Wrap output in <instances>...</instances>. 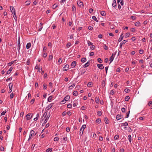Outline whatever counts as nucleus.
<instances>
[{
  "label": "nucleus",
  "instance_id": "1a4fd4ad",
  "mask_svg": "<svg viewBox=\"0 0 152 152\" xmlns=\"http://www.w3.org/2000/svg\"><path fill=\"white\" fill-rule=\"evenodd\" d=\"M127 42V40H125L122 41V42H121L120 45V48H122V45L124 44L126 42Z\"/></svg>",
  "mask_w": 152,
  "mask_h": 152
},
{
  "label": "nucleus",
  "instance_id": "de8ad7c7",
  "mask_svg": "<svg viewBox=\"0 0 152 152\" xmlns=\"http://www.w3.org/2000/svg\"><path fill=\"white\" fill-rule=\"evenodd\" d=\"M53 55H50L49 56V59H48L50 61V60H52L53 59Z\"/></svg>",
  "mask_w": 152,
  "mask_h": 152
},
{
  "label": "nucleus",
  "instance_id": "2eb2a0df",
  "mask_svg": "<svg viewBox=\"0 0 152 152\" xmlns=\"http://www.w3.org/2000/svg\"><path fill=\"white\" fill-rule=\"evenodd\" d=\"M123 117L122 115H116V118L117 120H119L120 119L122 118Z\"/></svg>",
  "mask_w": 152,
  "mask_h": 152
},
{
  "label": "nucleus",
  "instance_id": "8fccbe9b",
  "mask_svg": "<svg viewBox=\"0 0 152 152\" xmlns=\"http://www.w3.org/2000/svg\"><path fill=\"white\" fill-rule=\"evenodd\" d=\"M28 98L29 99L31 98V95L30 93H28L27 95Z\"/></svg>",
  "mask_w": 152,
  "mask_h": 152
},
{
  "label": "nucleus",
  "instance_id": "bb28decb",
  "mask_svg": "<svg viewBox=\"0 0 152 152\" xmlns=\"http://www.w3.org/2000/svg\"><path fill=\"white\" fill-rule=\"evenodd\" d=\"M100 14L102 16H104L106 15L105 12L104 11H101L100 12Z\"/></svg>",
  "mask_w": 152,
  "mask_h": 152
},
{
  "label": "nucleus",
  "instance_id": "423d86ee",
  "mask_svg": "<svg viewBox=\"0 0 152 152\" xmlns=\"http://www.w3.org/2000/svg\"><path fill=\"white\" fill-rule=\"evenodd\" d=\"M78 5L81 7H83L84 6V5L83 2L81 1H78L77 3Z\"/></svg>",
  "mask_w": 152,
  "mask_h": 152
},
{
  "label": "nucleus",
  "instance_id": "7ed1b4c3",
  "mask_svg": "<svg viewBox=\"0 0 152 152\" xmlns=\"http://www.w3.org/2000/svg\"><path fill=\"white\" fill-rule=\"evenodd\" d=\"M12 86L13 84L11 83H10L9 84V93H11L12 91Z\"/></svg>",
  "mask_w": 152,
  "mask_h": 152
},
{
  "label": "nucleus",
  "instance_id": "4d7b16f0",
  "mask_svg": "<svg viewBox=\"0 0 152 152\" xmlns=\"http://www.w3.org/2000/svg\"><path fill=\"white\" fill-rule=\"evenodd\" d=\"M114 91H115V90H111L110 91V93L112 95H113L114 94Z\"/></svg>",
  "mask_w": 152,
  "mask_h": 152
},
{
  "label": "nucleus",
  "instance_id": "49530a36",
  "mask_svg": "<svg viewBox=\"0 0 152 152\" xmlns=\"http://www.w3.org/2000/svg\"><path fill=\"white\" fill-rule=\"evenodd\" d=\"M67 107L68 108H70L72 107V105L71 104H68L67 105Z\"/></svg>",
  "mask_w": 152,
  "mask_h": 152
},
{
  "label": "nucleus",
  "instance_id": "c9c22d12",
  "mask_svg": "<svg viewBox=\"0 0 152 152\" xmlns=\"http://www.w3.org/2000/svg\"><path fill=\"white\" fill-rule=\"evenodd\" d=\"M47 53L46 51H45L44 52V53H43V57L44 58H45L47 57Z\"/></svg>",
  "mask_w": 152,
  "mask_h": 152
},
{
  "label": "nucleus",
  "instance_id": "603ef678",
  "mask_svg": "<svg viewBox=\"0 0 152 152\" xmlns=\"http://www.w3.org/2000/svg\"><path fill=\"white\" fill-rule=\"evenodd\" d=\"M92 85V82H90L88 83L87 84V86L88 87L91 86Z\"/></svg>",
  "mask_w": 152,
  "mask_h": 152
},
{
  "label": "nucleus",
  "instance_id": "338daca9",
  "mask_svg": "<svg viewBox=\"0 0 152 152\" xmlns=\"http://www.w3.org/2000/svg\"><path fill=\"white\" fill-rule=\"evenodd\" d=\"M14 96V94L12 93L10 94V99H12L13 98Z\"/></svg>",
  "mask_w": 152,
  "mask_h": 152
},
{
  "label": "nucleus",
  "instance_id": "c03bdc74",
  "mask_svg": "<svg viewBox=\"0 0 152 152\" xmlns=\"http://www.w3.org/2000/svg\"><path fill=\"white\" fill-rule=\"evenodd\" d=\"M59 140V138L58 137H55L54 139V140L55 141H58Z\"/></svg>",
  "mask_w": 152,
  "mask_h": 152
},
{
  "label": "nucleus",
  "instance_id": "a19ab883",
  "mask_svg": "<svg viewBox=\"0 0 152 152\" xmlns=\"http://www.w3.org/2000/svg\"><path fill=\"white\" fill-rule=\"evenodd\" d=\"M86 125H82L80 129H82V130H83V131L84 129L86 128Z\"/></svg>",
  "mask_w": 152,
  "mask_h": 152
},
{
  "label": "nucleus",
  "instance_id": "5701e85b",
  "mask_svg": "<svg viewBox=\"0 0 152 152\" xmlns=\"http://www.w3.org/2000/svg\"><path fill=\"white\" fill-rule=\"evenodd\" d=\"M10 10H11V12H12V14H13L14 11H15L14 7H13L11 6L10 7Z\"/></svg>",
  "mask_w": 152,
  "mask_h": 152
},
{
  "label": "nucleus",
  "instance_id": "79ce46f5",
  "mask_svg": "<svg viewBox=\"0 0 152 152\" xmlns=\"http://www.w3.org/2000/svg\"><path fill=\"white\" fill-rule=\"evenodd\" d=\"M102 85L103 87H104L105 86V82L104 80L102 81Z\"/></svg>",
  "mask_w": 152,
  "mask_h": 152
},
{
  "label": "nucleus",
  "instance_id": "58836bf2",
  "mask_svg": "<svg viewBox=\"0 0 152 152\" xmlns=\"http://www.w3.org/2000/svg\"><path fill=\"white\" fill-rule=\"evenodd\" d=\"M128 139L129 142H131L132 141V137L130 135H128Z\"/></svg>",
  "mask_w": 152,
  "mask_h": 152
},
{
  "label": "nucleus",
  "instance_id": "2f4dec72",
  "mask_svg": "<svg viewBox=\"0 0 152 152\" xmlns=\"http://www.w3.org/2000/svg\"><path fill=\"white\" fill-rule=\"evenodd\" d=\"M73 95L75 96H77L78 95L77 92L76 91H74L73 92Z\"/></svg>",
  "mask_w": 152,
  "mask_h": 152
},
{
  "label": "nucleus",
  "instance_id": "c756f323",
  "mask_svg": "<svg viewBox=\"0 0 152 152\" xmlns=\"http://www.w3.org/2000/svg\"><path fill=\"white\" fill-rule=\"evenodd\" d=\"M86 61V59L85 58H82L81 60V62L83 63L85 62Z\"/></svg>",
  "mask_w": 152,
  "mask_h": 152
},
{
  "label": "nucleus",
  "instance_id": "6e6d98bb",
  "mask_svg": "<svg viewBox=\"0 0 152 152\" xmlns=\"http://www.w3.org/2000/svg\"><path fill=\"white\" fill-rule=\"evenodd\" d=\"M6 112H7V111H6V110H5V111H3V112H2L1 113V115H4L6 113Z\"/></svg>",
  "mask_w": 152,
  "mask_h": 152
},
{
  "label": "nucleus",
  "instance_id": "9d476101",
  "mask_svg": "<svg viewBox=\"0 0 152 152\" xmlns=\"http://www.w3.org/2000/svg\"><path fill=\"white\" fill-rule=\"evenodd\" d=\"M47 113H46V112L43 115V116L41 118V120H40V122H41L43 121L44 119L45 118L46 116L47 115Z\"/></svg>",
  "mask_w": 152,
  "mask_h": 152
},
{
  "label": "nucleus",
  "instance_id": "f3484780",
  "mask_svg": "<svg viewBox=\"0 0 152 152\" xmlns=\"http://www.w3.org/2000/svg\"><path fill=\"white\" fill-rule=\"evenodd\" d=\"M123 34L122 33L121 35H120L119 38L118 40V41L119 42H121L123 39Z\"/></svg>",
  "mask_w": 152,
  "mask_h": 152
},
{
  "label": "nucleus",
  "instance_id": "39448f33",
  "mask_svg": "<svg viewBox=\"0 0 152 152\" xmlns=\"http://www.w3.org/2000/svg\"><path fill=\"white\" fill-rule=\"evenodd\" d=\"M53 103H51L48 105L46 108H45V110H48L50 109L52 107L53 105Z\"/></svg>",
  "mask_w": 152,
  "mask_h": 152
},
{
  "label": "nucleus",
  "instance_id": "680f3d73",
  "mask_svg": "<svg viewBox=\"0 0 152 152\" xmlns=\"http://www.w3.org/2000/svg\"><path fill=\"white\" fill-rule=\"evenodd\" d=\"M97 61L99 63H102V61L100 58H99L97 59Z\"/></svg>",
  "mask_w": 152,
  "mask_h": 152
},
{
  "label": "nucleus",
  "instance_id": "0e129e2a",
  "mask_svg": "<svg viewBox=\"0 0 152 152\" xmlns=\"http://www.w3.org/2000/svg\"><path fill=\"white\" fill-rule=\"evenodd\" d=\"M43 89H46L47 87V85H45V84H43Z\"/></svg>",
  "mask_w": 152,
  "mask_h": 152
},
{
  "label": "nucleus",
  "instance_id": "13d9d810",
  "mask_svg": "<svg viewBox=\"0 0 152 152\" xmlns=\"http://www.w3.org/2000/svg\"><path fill=\"white\" fill-rule=\"evenodd\" d=\"M104 48L105 50H107L108 49V47L105 44L104 45Z\"/></svg>",
  "mask_w": 152,
  "mask_h": 152
},
{
  "label": "nucleus",
  "instance_id": "bf43d9fd",
  "mask_svg": "<svg viewBox=\"0 0 152 152\" xmlns=\"http://www.w3.org/2000/svg\"><path fill=\"white\" fill-rule=\"evenodd\" d=\"M34 101H35V99H32L31 100V101H30V103H31V104H33V103L34 102Z\"/></svg>",
  "mask_w": 152,
  "mask_h": 152
},
{
  "label": "nucleus",
  "instance_id": "6e6552de",
  "mask_svg": "<svg viewBox=\"0 0 152 152\" xmlns=\"http://www.w3.org/2000/svg\"><path fill=\"white\" fill-rule=\"evenodd\" d=\"M69 67V65L68 64H66L64 67L63 71H67Z\"/></svg>",
  "mask_w": 152,
  "mask_h": 152
},
{
  "label": "nucleus",
  "instance_id": "dca6fc26",
  "mask_svg": "<svg viewBox=\"0 0 152 152\" xmlns=\"http://www.w3.org/2000/svg\"><path fill=\"white\" fill-rule=\"evenodd\" d=\"M90 64V63L89 61H88L83 66V67L84 68H86Z\"/></svg>",
  "mask_w": 152,
  "mask_h": 152
},
{
  "label": "nucleus",
  "instance_id": "ea45409f",
  "mask_svg": "<svg viewBox=\"0 0 152 152\" xmlns=\"http://www.w3.org/2000/svg\"><path fill=\"white\" fill-rule=\"evenodd\" d=\"M83 130H82V129H80V131L79 134L80 136H81L82 135L83 133Z\"/></svg>",
  "mask_w": 152,
  "mask_h": 152
},
{
  "label": "nucleus",
  "instance_id": "473e14b6",
  "mask_svg": "<svg viewBox=\"0 0 152 152\" xmlns=\"http://www.w3.org/2000/svg\"><path fill=\"white\" fill-rule=\"evenodd\" d=\"M92 18L95 21H96V22H98V20L97 19V18L95 16H93Z\"/></svg>",
  "mask_w": 152,
  "mask_h": 152
},
{
  "label": "nucleus",
  "instance_id": "c85d7f7f",
  "mask_svg": "<svg viewBox=\"0 0 152 152\" xmlns=\"http://www.w3.org/2000/svg\"><path fill=\"white\" fill-rule=\"evenodd\" d=\"M135 25L136 26L138 27L140 25V23L139 21L135 23Z\"/></svg>",
  "mask_w": 152,
  "mask_h": 152
},
{
  "label": "nucleus",
  "instance_id": "a18cd8bd",
  "mask_svg": "<svg viewBox=\"0 0 152 152\" xmlns=\"http://www.w3.org/2000/svg\"><path fill=\"white\" fill-rule=\"evenodd\" d=\"M96 122L97 123L99 124L101 122V119L99 118H98L96 120Z\"/></svg>",
  "mask_w": 152,
  "mask_h": 152
},
{
  "label": "nucleus",
  "instance_id": "4c0bfd02",
  "mask_svg": "<svg viewBox=\"0 0 152 152\" xmlns=\"http://www.w3.org/2000/svg\"><path fill=\"white\" fill-rule=\"evenodd\" d=\"M77 102L76 101H74L73 104V107H75L77 105Z\"/></svg>",
  "mask_w": 152,
  "mask_h": 152
},
{
  "label": "nucleus",
  "instance_id": "774afa93",
  "mask_svg": "<svg viewBox=\"0 0 152 152\" xmlns=\"http://www.w3.org/2000/svg\"><path fill=\"white\" fill-rule=\"evenodd\" d=\"M139 53L140 54H142L143 53V50H139Z\"/></svg>",
  "mask_w": 152,
  "mask_h": 152
},
{
  "label": "nucleus",
  "instance_id": "393cba45",
  "mask_svg": "<svg viewBox=\"0 0 152 152\" xmlns=\"http://www.w3.org/2000/svg\"><path fill=\"white\" fill-rule=\"evenodd\" d=\"M121 126H126L128 125V123L127 122H126L124 123L121 124Z\"/></svg>",
  "mask_w": 152,
  "mask_h": 152
},
{
  "label": "nucleus",
  "instance_id": "052dcab7",
  "mask_svg": "<svg viewBox=\"0 0 152 152\" xmlns=\"http://www.w3.org/2000/svg\"><path fill=\"white\" fill-rule=\"evenodd\" d=\"M25 3H26V5H29L30 4V2L29 1H27L25 2Z\"/></svg>",
  "mask_w": 152,
  "mask_h": 152
},
{
  "label": "nucleus",
  "instance_id": "864d4df0",
  "mask_svg": "<svg viewBox=\"0 0 152 152\" xmlns=\"http://www.w3.org/2000/svg\"><path fill=\"white\" fill-rule=\"evenodd\" d=\"M102 112L101 111H99L97 112V114L98 115H99V116H101V115H102Z\"/></svg>",
  "mask_w": 152,
  "mask_h": 152
},
{
  "label": "nucleus",
  "instance_id": "f704fd0d",
  "mask_svg": "<svg viewBox=\"0 0 152 152\" xmlns=\"http://www.w3.org/2000/svg\"><path fill=\"white\" fill-rule=\"evenodd\" d=\"M62 61V59L61 58H60L58 60V62L59 63V64H61Z\"/></svg>",
  "mask_w": 152,
  "mask_h": 152
},
{
  "label": "nucleus",
  "instance_id": "412c9836",
  "mask_svg": "<svg viewBox=\"0 0 152 152\" xmlns=\"http://www.w3.org/2000/svg\"><path fill=\"white\" fill-rule=\"evenodd\" d=\"M70 97L69 95H67L64 98V100L65 101H68L70 99Z\"/></svg>",
  "mask_w": 152,
  "mask_h": 152
},
{
  "label": "nucleus",
  "instance_id": "20e7f679",
  "mask_svg": "<svg viewBox=\"0 0 152 152\" xmlns=\"http://www.w3.org/2000/svg\"><path fill=\"white\" fill-rule=\"evenodd\" d=\"M50 114H49V115H48L47 116L46 119H45V120L44 121V123L42 124V126L44 125H45V124L47 122V121H48L49 118L50 117Z\"/></svg>",
  "mask_w": 152,
  "mask_h": 152
},
{
  "label": "nucleus",
  "instance_id": "f03ea898",
  "mask_svg": "<svg viewBox=\"0 0 152 152\" xmlns=\"http://www.w3.org/2000/svg\"><path fill=\"white\" fill-rule=\"evenodd\" d=\"M20 37H19L18 39V48H17V49L18 50V52L19 53H20Z\"/></svg>",
  "mask_w": 152,
  "mask_h": 152
},
{
  "label": "nucleus",
  "instance_id": "6ab92c4d",
  "mask_svg": "<svg viewBox=\"0 0 152 152\" xmlns=\"http://www.w3.org/2000/svg\"><path fill=\"white\" fill-rule=\"evenodd\" d=\"M12 69H13V68L12 67H10V69H9V70L7 71V73L5 75H6L7 74H10V73L11 72L12 70Z\"/></svg>",
  "mask_w": 152,
  "mask_h": 152
},
{
  "label": "nucleus",
  "instance_id": "b1692460",
  "mask_svg": "<svg viewBox=\"0 0 152 152\" xmlns=\"http://www.w3.org/2000/svg\"><path fill=\"white\" fill-rule=\"evenodd\" d=\"M95 100L96 103H99V99L98 97H96L95 98Z\"/></svg>",
  "mask_w": 152,
  "mask_h": 152
},
{
  "label": "nucleus",
  "instance_id": "37998d69",
  "mask_svg": "<svg viewBox=\"0 0 152 152\" xmlns=\"http://www.w3.org/2000/svg\"><path fill=\"white\" fill-rule=\"evenodd\" d=\"M16 61V60H15L14 61H12L11 62H9V63H8L7 64L8 65V66H11L12 64H13V63H14V61Z\"/></svg>",
  "mask_w": 152,
  "mask_h": 152
},
{
  "label": "nucleus",
  "instance_id": "e2e57ef3",
  "mask_svg": "<svg viewBox=\"0 0 152 152\" xmlns=\"http://www.w3.org/2000/svg\"><path fill=\"white\" fill-rule=\"evenodd\" d=\"M94 55V52H91L90 53L89 55L90 56H93Z\"/></svg>",
  "mask_w": 152,
  "mask_h": 152
},
{
  "label": "nucleus",
  "instance_id": "9b49d317",
  "mask_svg": "<svg viewBox=\"0 0 152 152\" xmlns=\"http://www.w3.org/2000/svg\"><path fill=\"white\" fill-rule=\"evenodd\" d=\"M76 64L77 62L76 61H73L71 64V66L72 68H74L76 66Z\"/></svg>",
  "mask_w": 152,
  "mask_h": 152
},
{
  "label": "nucleus",
  "instance_id": "aec40b11",
  "mask_svg": "<svg viewBox=\"0 0 152 152\" xmlns=\"http://www.w3.org/2000/svg\"><path fill=\"white\" fill-rule=\"evenodd\" d=\"M31 44L30 42L28 43L26 45V48L27 49H29L31 47Z\"/></svg>",
  "mask_w": 152,
  "mask_h": 152
},
{
  "label": "nucleus",
  "instance_id": "4468645a",
  "mask_svg": "<svg viewBox=\"0 0 152 152\" xmlns=\"http://www.w3.org/2000/svg\"><path fill=\"white\" fill-rule=\"evenodd\" d=\"M42 25H43V23H40V24L39 25V29H38L39 31H40L42 30V29L43 28Z\"/></svg>",
  "mask_w": 152,
  "mask_h": 152
},
{
  "label": "nucleus",
  "instance_id": "ddd939ff",
  "mask_svg": "<svg viewBox=\"0 0 152 152\" xmlns=\"http://www.w3.org/2000/svg\"><path fill=\"white\" fill-rule=\"evenodd\" d=\"M97 66L98 67L101 69H102L104 68V67L102 64H97Z\"/></svg>",
  "mask_w": 152,
  "mask_h": 152
},
{
  "label": "nucleus",
  "instance_id": "cd10ccee",
  "mask_svg": "<svg viewBox=\"0 0 152 152\" xmlns=\"http://www.w3.org/2000/svg\"><path fill=\"white\" fill-rule=\"evenodd\" d=\"M14 15L13 16V17L16 20L17 19V18L16 15V12L15 11H14L13 12V13Z\"/></svg>",
  "mask_w": 152,
  "mask_h": 152
},
{
  "label": "nucleus",
  "instance_id": "a878e982",
  "mask_svg": "<svg viewBox=\"0 0 152 152\" xmlns=\"http://www.w3.org/2000/svg\"><path fill=\"white\" fill-rule=\"evenodd\" d=\"M119 136L118 134H117V135H116L114 136V139L115 140H117L119 139Z\"/></svg>",
  "mask_w": 152,
  "mask_h": 152
},
{
  "label": "nucleus",
  "instance_id": "69168bd1",
  "mask_svg": "<svg viewBox=\"0 0 152 152\" xmlns=\"http://www.w3.org/2000/svg\"><path fill=\"white\" fill-rule=\"evenodd\" d=\"M121 111L123 113H124L126 111V109L124 107H123L121 109Z\"/></svg>",
  "mask_w": 152,
  "mask_h": 152
},
{
  "label": "nucleus",
  "instance_id": "3c124183",
  "mask_svg": "<svg viewBox=\"0 0 152 152\" xmlns=\"http://www.w3.org/2000/svg\"><path fill=\"white\" fill-rule=\"evenodd\" d=\"M130 91V89L128 88H126L124 90V91L126 93H129Z\"/></svg>",
  "mask_w": 152,
  "mask_h": 152
},
{
  "label": "nucleus",
  "instance_id": "e433bc0d",
  "mask_svg": "<svg viewBox=\"0 0 152 152\" xmlns=\"http://www.w3.org/2000/svg\"><path fill=\"white\" fill-rule=\"evenodd\" d=\"M129 99H130V97H129V96H126L125 98V100L126 101H127L129 100Z\"/></svg>",
  "mask_w": 152,
  "mask_h": 152
},
{
  "label": "nucleus",
  "instance_id": "f8f14e48",
  "mask_svg": "<svg viewBox=\"0 0 152 152\" xmlns=\"http://www.w3.org/2000/svg\"><path fill=\"white\" fill-rule=\"evenodd\" d=\"M114 57L113 56V53L112 56L110 57L109 58V61H110V64L113 61Z\"/></svg>",
  "mask_w": 152,
  "mask_h": 152
},
{
  "label": "nucleus",
  "instance_id": "f257e3e1",
  "mask_svg": "<svg viewBox=\"0 0 152 152\" xmlns=\"http://www.w3.org/2000/svg\"><path fill=\"white\" fill-rule=\"evenodd\" d=\"M34 133V131L33 130H31L30 131L29 137L28 140V141L30 140V139L31 138V137H33L36 134V133L35 134Z\"/></svg>",
  "mask_w": 152,
  "mask_h": 152
},
{
  "label": "nucleus",
  "instance_id": "7c9ffc66",
  "mask_svg": "<svg viewBox=\"0 0 152 152\" xmlns=\"http://www.w3.org/2000/svg\"><path fill=\"white\" fill-rule=\"evenodd\" d=\"M52 151V149L51 148H49L46 150V152H51Z\"/></svg>",
  "mask_w": 152,
  "mask_h": 152
},
{
  "label": "nucleus",
  "instance_id": "09e8293b",
  "mask_svg": "<svg viewBox=\"0 0 152 152\" xmlns=\"http://www.w3.org/2000/svg\"><path fill=\"white\" fill-rule=\"evenodd\" d=\"M87 43H88V46H90L93 44L89 40H88L87 41Z\"/></svg>",
  "mask_w": 152,
  "mask_h": 152
},
{
  "label": "nucleus",
  "instance_id": "0eeeda50",
  "mask_svg": "<svg viewBox=\"0 0 152 152\" xmlns=\"http://www.w3.org/2000/svg\"><path fill=\"white\" fill-rule=\"evenodd\" d=\"M31 113H28L26 115V119L27 120H29L32 118V115H31Z\"/></svg>",
  "mask_w": 152,
  "mask_h": 152
},
{
  "label": "nucleus",
  "instance_id": "a211bd4d",
  "mask_svg": "<svg viewBox=\"0 0 152 152\" xmlns=\"http://www.w3.org/2000/svg\"><path fill=\"white\" fill-rule=\"evenodd\" d=\"M116 5H117V4L116 2V1H113V3L112 4V6L114 7L115 9L116 8Z\"/></svg>",
  "mask_w": 152,
  "mask_h": 152
},
{
  "label": "nucleus",
  "instance_id": "72a5a7b5",
  "mask_svg": "<svg viewBox=\"0 0 152 152\" xmlns=\"http://www.w3.org/2000/svg\"><path fill=\"white\" fill-rule=\"evenodd\" d=\"M53 98V96H49L48 98V101L49 102H50Z\"/></svg>",
  "mask_w": 152,
  "mask_h": 152
},
{
  "label": "nucleus",
  "instance_id": "4be33fe9",
  "mask_svg": "<svg viewBox=\"0 0 152 152\" xmlns=\"http://www.w3.org/2000/svg\"><path fill=\"white\" fill-rule=\"evenodd\" d=\"M104 121L106 124H109V120L107 117L104 118Z\"/></svg>",
  "mask_w": 152,
  "mask_h": 152
},
{
  "label": "nucleus",
  "instance_id": "5fc2aeb1",
  "mask_svg": "<svg viewBox=\"0 0 152 152\" xmlns=\"http://www.w3.org/2000/svg\"><path fill=\"white\" fill-rule=\"evenodd\" d=\"M71 45V44L70 42H69L67 43L66 46L68 47L67 48L70 47Z\"/></svg>",
  "mask_w": 152,
  "mask_h": 152
}]
</instances>
